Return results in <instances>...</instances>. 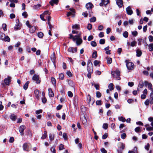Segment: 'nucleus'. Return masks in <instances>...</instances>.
I'll list each match as a JSON object with an SVG mask.
<instances>
[{
	"mask_svg": "<svg viewBox=\"0 0 153 153\" xmlns=\"http://www.w3.org/2000/svg\"><path fill=\"white\" fill-rule=\"evenodd\" d=\"M69 35V39H72L74 42L76 40V43L77 45H79L82 43V41L80 38V35H75L74 36L71 34H70Z\"/></svg>",
	"mask_w": 153,
	"mask_h": 153,
	"instance_id": "obj_1",
	"label": "nucleus"
},
{
	"mask_svg": "<svg viewBox=\"0 0 153 153\" xmlns=\"http://www.w3.org/2000/svg\"><path fill=\"white\" fill-rule=\"evenodd\" d=\"M125 62L126 63V67L128 70H131L133 69L134 64L133 63L129 62L128 60H126Z\"/></svg>",
	"mask_w": 153,
	"mask_h": 153,
	"instance_id": "obj_2",
	"label": "nucleus"
},
{
	"mask_svg": "<svg viewBox=\"0 0 153 153\" xmlns=\"http://www.w3.org/2000/svg\"><path fill=\"white\" fill-rule=\"evenodd\" d=\"M39 75L35 74L32 77V79L35 81L36 83L39 84L40 83L41 81L39 79Z\"/></svg>",
	"mask_w": 153,
	"mask_h": 153,
	"instance_id": "obj_3",
	"label": "nucleus"
},
{
	"mask_svg": "<svg viewBox=\"0 0 153 153\" xmlns=\"http://www.w3.org/2000/svg\"><path fill=\"white\" fill-rule=\"evenodd\" d=\"M25 128V126L24 125H22L20 126L19 128V131L21 135L23 136L24 134V131Z\"/></svg>",
	"mask_w": 153,
	"mask_h": 153,
	"instance_id": "obj_4",
	"label": "nucleus"
},
{
	"mask_svg": "<svg viewBox=\"0 0 153 153\" xmlns=\"http://www.w3.org/2000/svg\"><path fill=\"white\" fill-rule=\"evenodd\" d=\"M16 24L14 27V29L16 30H19L20 29V27L21 26V24L19 23V20L17 19L16 21Z\"/></svg>",
	"mask_w": 153,
	"mask_h": 153,
	"instance_id": "obj_5",
	"label": "nucleus"
},
{
	"mask_svg": "<svg viewBox=\"0 0 153 153\" xmlns=\"http://www.w3.org/2000/svg\"><path fill=\"white\" fill-rule=\"evenodd\" d=\"M68 51L69 52H71L73 53L76 52L77 51V48L76 47L74 48L73 47H70L68 48Z\"/></svg>",
	"mask_w": 153,
	"mask_h": 153,
	"instance_id": "obj_6",
	"label": "nucleus"
},
{
	"mask_svg": "<svg viewBox=\"0 0 153 153\" xmlns=\"http://www.w3.org/2000/svg\"><path fill=\"white\" fill-rule=\"evenodd\" d=\"M11 78L10 77L8 76L7 78L4 79V82L6 85H9L10 84L11 82Z\"/></svg>",
	"mask_w": 153,
	"mask_h": 153,
	"instance_id": "obj_7",
	"label": "nucleus"
},
{
	"mask_svg": "<svg viewBox=\"0 0 153 153\" xmlns=\"http://www.w3.org/2000/svg\"><path fill=\"white\" fill-rule=\"evenodd\" d=\"M22 147L24 150L26 151L27 152L29 151V146L27 143H24Z\"/></svg>",
	"mask_w": 153,
	"mask_h": 153,
	"instance_id": "obj_8",
	"label": "nucleus"
},
{
	"mask_svg": "<svg viewBox=\"0 0 153 153\" xmlns=\"http://www.w3.org/2000/svg\"><path fill=\"white\" fill-rule=\"evenodd\" d=\"M108 0H101V2L100 4V5L101 6H103V5L106 6L108 3Z\"/></svg>",
	"mask_w": 153,
	"mask_h": 153,
	"instance_id": "obj_9",
	"label": "nucleus"
},
{
	"mask_svg": "<svg viewBox=\"0 0 153 153\" xmlns=\"http://www.w3.org/2000/svg\"><path fill=\"white\" fill-rule=\"evenodd\" d=\"M126 12L128 15H131L133 13V11L131 9L130 6L126 8Z\"/></svg>",
	"mask_w": 153,
	"mask_h": 153,
	"instance_id": "obj_10",
	"label": "nucleus"
},
{
	"mask_svg": "<svg viewBox=\"0 0 153 153\" xmlns=\"http://www.w3.org/2000/svg\"><path fill=\"white\" fill-rule=\"evenodd\" d=\"M116 3L119 7H121L123 5V1L122 0H117Z\"/></svg>",
	"mask_w": 153,
	"mask_h": 153,
	"instance_id": "obj_11",
	"label": "nucleus"
},
{
	"mask_svg": "<svg viewBox=\"0 0 153 153\" xmlns=\"http://www.w3.org/2000/svg\"><path fill=\"white\" fill-rule=\"evenodd\" d=\"M58 2V0H51L49 2V3L52 6H53L54 4H57Z\"/></svg>",
	"mask_w": 153,
	"mask_h": 153,
	"instance_id": "obj_12",
	"label": "nucleus"
},
{
	"mask_svg": "<svg viewBox=\"0 0 153 153\" xmlns=\"http://www.w3.org/2000/svg\"><path fill=\"white\" fill-rule=\"evenodd\" d=\"M29 28V31L31 33H33L35 32L36 30V27L35 26H31Z\"/></svg>",
	"mask_w": 153,
	"mask_h": 153,
	"instance_id": "obj_13",
	"label": "nucleus"
},
{
	"mask_svg": "<svg viewBox=\"0 0 153 153\" xmlns=\"http://www.w3.org/2000/svg\"><path fill=\"white\" fill-rule=\"evenodd\" d=\"M85 7L87 9L90 10L93 7V5L91 3H88L86 4Z\"/></svg>",
	"mask_w": 153,
	"mask_h": 153,
	"instance_id": "obj_14",
	"label": "nucleus"
},
{
	"mask_svg": "<svg viewBox=\"0 0 153 153\" xmlns=\"http://www.w3.org/2000/svg\"><path fill=\"white\" fill-rule=\"evenodd\" d=\"M10 118L13 121H15L17 118L16 116L14 114H12L10 116Z\"/></svg>",
	"mask_w": 153,
	"mask_h": 153,
	"instance_id": "obj_15",
	"label": "nucleus"
},
{
	"mask_svg": "<svg viewBox=\"0 0 153 153\" xmlns=\"http://www.w3.org/2000/svg\"><path fill=\"white\" fill-rule=\"evenodd\" d=\"M49 95L50 97H52L54 96V93L52 90L51 88H49L48 89Z\"/></svg>",
	"mask_w": 153,
	"mask_h": 153,
	"instance_id": "obj_16",
	"label": "nucleus"
},
{
	"mask_svg": "<svg viewBox=\"0 0 153 153\" xmlns=\"http://www.w3.org/2000/svg\"><path fill=\"white\" fill-rule=\"evenodd\" d=\"M78 97L77 96H75L74 97V105H76L78 104Z\"/></svg>",
	"mask_w": 153,
	"mask_h": 153,
	"instance_id": "obj_17",
	"label": "nucleus"
},
{
	"mask_svg": "<svg viewBox=\"0 0 153 153\" xmlns=\"http://www.w3.org/2000/svg\"><path fill=\"white\" fill-rule=\"evenodd\" d=\"M87 70H88V73L87 74V76L88 78H91V74H90V73L92 71L91 70V68H88V66Z\"/></svg>",
	"mask_w": 153,
	"mask_h": 153,
	"instance_id": "obj_18",
	"label": "nucleus"
},
{
	"mask_svg": "<svg viewBox=\"0 0 153 153\" xmlns=\"http://www.w3.org/2000/svg\"><path fill=\"white\" fill-rule=\"evenodd\" d=\"M144 86V83L142 81H140L139 82V84L138 85L137 90L139 91V88H142Z\"/></svg>",
	"mask_w": 153,
	"mask_h": 153,
	"instance_id": "obj_19",
	"label": "nucleus"
},
{
	"mask_svg": "<svg viewBox=\"0 0 153 153\" xmlns=\"http://www.w3.org/2000/svg\"><path fill=\"white\" fill-rule=\"evenodd\" d=\"M47 131L46 130H45L44 131V133L42 134L41 138L43 140L44 139L47 137Z\"/></svg>",
	"mask_w": 153,
	"mask_h": 153,
	"instance_id": "obj_20",
	"label": "nucleus"
},
{
	"mask_svg": "<svg viewBox=\"0 0 153 153\" xmlns=\"http://www.w3.org/2000/svg\"><path fill=\"white\" fill-rule=\"evenodd\" d=\"M88 15L90 16V17L91 15V14L90 13V12L89 11L88 12V13L87 11H85L82 13V15L85 17H87Z\"/></svg>",
	"mask_w": 153,
	"mask_h": 153,
	"instance_id": "obj_21",
	"label": "nucleus"
},
{
	"mask_svg": "<svg viewBox=\"0 0 153 153\" xmlns=\"http://www.w3.org/2000/svg\"><path fill=\"white\" fill-rule=\"evenodd\" d=\"M34 94L36 97L38 99L39 98V91L38 90L36 89L34 91Z\"/></svg>",
	"mask_w": 153,
	"mask_h": 153,
	"instance_id": "obj_22",
	"label": "nucleus"
},
{
	"mask_svg": "<svg viewBox=\"0 0 153 153\" xmlns=\"http://www.w3.org/2000/svg\"><path fill=\"white\" fill-rule=\"evenodd\" d=\"M136 56L138 57L140 56L142 54L141 51L139 49H138L136 51Z\"/></svg>",
	"mask_w": 153,
	"mask_h": 153,
	"instance_id": "obj_23",
	"label": "nucleus"
},
{
	"mask_svg": "<svg viewBox=\"0 0 153 153\" xmlns=\"http://www.w3.org/2000/svg\"><path fill=\"white\" fill-rule=\"evenodd\" d=\"M150 98L149 99V103L151 104H153V95L152 93H151L150 94Z\"/></svg>",
	"mask_w": 153,
	"mask_h": 153,
	"instance_id": "obj_24",
	"label": "nucleus"
},
{
	"mask_svg": "<svg viewBox=\"0 0 153 153\" xmlns=\"http://www.w3.org/2000/svg\"><path fill=\"white\" fill-rule=\"evenodd\" d=\"M2 40L5 42H9L10 41V39L8 36H4V39Z\"/></svg>",
	"mask_w": 153,
	"mask_h": 153,
	"instance_id": "obj_25",
	"label": "nucleus"
},
{
	"mask_svg": "<svg viewBox=\"0 0 153 153\" xmlns=\"http://www.w3.org/2000/svg\"><path fill=\"white\" fill-rule=\"evenodd\" d=\"M29 81H27L25 83V85L23 86V88L25 90H26L27 89L28 87V85L29 83Z\"/></svg>",
	"mask_w": 153,
	"mask_h": 153,
	"instance_id": "obj_26",
	"label": "nucleus"
},
{
	"mask_svg": "<svg viewBox=\"0 0 153 153\" xmlns=\"http://www.w3.org/2000/svg\"><path fill=\"white\" fill-rule=\"evenodd\" d=\"M67 81L68 82L69 85L71 86H73L74 85V83L70 79H67Z\"/></svg>",
	"mask_w": 153,
	"mask_h": 153,
	"instance_id": "obj_27",
	"label": "nucleus"
},
{
	"mask_svg": "<svg viewBox=\"0 0 153 153\" xmlns=\"http://www.w3.org/2000/svg\"><path fill=\"white\" fill-rule=\"evenodd\" d=\"M107 63L108 64H111L112 62V59L110 57H106Z\"/></svg>",
	"mask_w": 153,
	"mask_h": 153,
	"instance_id": "obj_28",
	"label": "nucleus"
},
{
	"mask_svg": "<svg viewBox=\"0 0 153 153\" xmlns=\"http://www.w3.org/2000/svg\"><path fill=\"white\" fill-rule=\"evenodd\" d=\"M100 61H99L97 60H95L94 61V65L95 66H96L97 65L98 66H100Z\"/></svg>",
	"mask_w": 153,
	"mask_h": 153,
	"instance_id": "obj_29",
	"label": "nucleus"
},
{
	"mask_svg": "<svg viewBox=\"0 0 153 153\" xmlns=\"http://www.w3.org/2000/svg\"><path fill=\"white\" fill-rule=\"evenodd\" d=\"M148 47L149 51H153V43H151L149 45Z\"/></svg>",
	"mask_w": 153,
	"mask_h": 153,
	"instance_id": "obj_30",
	"label": "nucleus"
},
{
	"mask_svg": "<svg viewBox=\"0 0 153 153\" xmlns=\"http://www.w3.org/2000/svg\"><path fill=\"white\" fill-rule=\"evenodd\" d=\"M97 56V52L96 51H94L92 54V57L93 58L96 59Z\"/></svg>",
	"mask_w": 153,
	"mask_h": 153,
	"instance_id": "obj_31",
	"label": "nucleus"
},
{
	"mask_svg": "<svg viewBox=\"0 0 153 153\" xmlns=\"http://www.w3.org/2000/svg\"><path fill=\"white\" fill-rule=\"evenodd\" d=\"M51 82L52 83V84L53 85H56V81L55 78L53 77H52L51 78Z\"/></svg>",
	"mask_w": 153,
	"mask_h": 153,
	"instance_id": "obj_32",
	"label": "nucleus"
},
{
	"mask_svg": "<svg viewBox=\"0 0 153 153\" xmlns=\"http://www.w3.org/2000/svg\"><path fill=\"white\" fill-rule=\"evenodd\" d=\"M79 25L75 24L72 26V28L73 29H79Z\"/></svg>",
	"mask_w": 153,
	"mask_h": 153,
	"instance_id": "obj_33",
	"label": "nucleus"
},
{
	"mask_svg": "<svg viewBox=\"0 0 153 153\" xmlns=\"http://www.w3.org/2000/svg\"><path fill=\"white\" fill-rule=\"evenodd\" d=\"M113 86L114 85L112 83H110L109 85L108 86V87L110 91H112L114 89Z\"/></svg>",
	"mask_w": 153,
	"mask_h": 153,
	"instance_id": "obj_34",
	"label": "nucleus"
},
{
	"mask_svg": "<svg viewBox=\"0 0 153 153\" xmlns=\"http://www.w3.org/2000/svg\"><path fill=\"white\" fill-rule=\"evenodd\" d=\"M123 35L124 37L126 38L128 36V33L127 31H125L123 33Z\"/></svg>",
	"mask_w": 153,
	"mask_h": 153,
	"instance_id": "obj_35",
	"label": "nucleus"
},
{
	"mask_svg": "<svg viewBox=\"0 0 153 153\" xmlns=\"http://www.w3.org/2000/svg\"><path fill=\"white\" fill-rule=\"evenodd\" d=\"M43 35L44 34L43 33L41 32H39L37 33V36L38 37L40 38H42L43 36Z\"/></svg>",
	"mask_w": 153,
	"mask_h": 153,
	"instance_id": "obj_36",
	"label": "nucleus"
},
{
	"mask_svg": "<svg viewBox=\"0 0 153 153\" xmlns=\"http://www.w3.org/2000/svg\"><path fill=\"white\" fill-rule=\"evenodd\" d=\"M134 130L136 132H138L141 131V128H140V127H137L135 128Z\"/></svg>",
	"mask_w": 153,
	"mask_h": 153,
	"instance_id": "obj_37",
	"label": "nucleus"
},
{
	"mask_svg": "<svg viewBox=\"0 0 153 153\" xmlns=\"http://www.w3.org/2000/svg\"><path fill=\"white\" fill-rule=\"evenodd\" d=\"M41 5L40 4H38L37 5H35L34 6L33 8L35 10H36L38 9L39 8L41 7Z\"/></svg>",
	"mask_w": 153,
	"mask_h": 153,
	"instance_id": "obj_38",
	"label": "nucleus"
},
{
	"mask_svg": "<svg viewBox=\"0 0 153 153\" xmlns=\"http://www.w3.org/2000/svg\"><path fill=\"white\" fill-rule=\"evenodd\" d=\"M137 42H136L134 41L133 42H132L131 43V47H134V46H136V45Z\"/></svg>",
	"mask_w": 153,
	"mask_h": 153,
	"instance_id": "obj_39",
	"label": "nucleus"
},
{
	"mask_svg": "<svg viewBox=\"0 0 153 153\" xmlns=\"http://www.w3.org/2000/svg\"><path fill=\"white\" fill-rule=\"evenodd\" d=\"M49 139L50 141H51L54 139V137L53 135H52L51 134H49Z\"/></svg>",
	"mask_w": 153,
	"mask_h": 153,
	"instance_id": "obj_40",
	"label": "nucleus"
},
{
	"mask_svg": "<svg viewBox=\"0 0 153 153\" xmlns=\"http://www.w3.org/2000/svg\"><path fill=\"white\" fill-rule=\"evenodd\" d=\"M5 36V34L0 31V39L3 40L4 37Z\"/></svg>",
	"mask_w": 153,
	"mask_h": 153,
	"instance_id": "obj_41",
	"label": "nucleus"
},
{
	"mask_svg": "<svg viewBox=\"0 0 153 153\" xmlns=\"http://www.w3.org/2000/svg\"><path fill=\"white\" fill-rule=\"evenodd\" d=\"M105 42V40L104 39H101L99 41L100 44L101 45L104 44Z\"/></svg>",
	"mask_w": 153,
	"mask_h": 153,
	"instance_id": "obj_42",
	"label": "nucleus"
},
{
	"mask_svg": "<svg viewBox=\"0 0 153 153\" xmlns=\"http://www.w3.org/2000/svg\"><path fill=\"white\" fill-rule=\"evenodd\" d=\"M59 79L61 80H63L64 78V75L63 74L60 73L59 74Z\"/></svg>",
	"mask_w": 153,
	"mask_h": 153,
	"instance_id": "obj_43",
	"label": "nucleus"
},
{
	"mask_svg": "<svg viewBox=\"0 0 153 153\" xmlns=\"http://www.w3.org/2000/svg\"><path fill=\"white\" fill-rule=\"evenodd\" d=\"M102 128L105 129H106L108 128V125L106 123H104L102 126Z\"/></svg>",
	"mask_w": 153,
	"mask_h": 153,
	"instance_id": "obj_44",
	"label": "nucleus"
},
{
	"mask_svg": "<svg viewBox=\"0 0 153 153\" xmlns=\"http://www.w3.org/2000/svg\"><path fill=\"white\" fill-rule=\"evenodd\" d=\"M96 18L95 17H93L90 19V21L91 22H94L96 21Z\"/></svg>",
	"mask_w": 153,
	"mask_h": 153,
	"instance_id": "obj_45",
	"label": "nucleus"
},
{
	"mask_svg": "<svg viewBox=\"0 0 153 153\" xmlns=\"http://www.w3.org/2000/svg\"><path fill=\"white\" fill-rule=\"evenodd\" d=\"M91 45L94 47H95L97 46V43L94 41H92L91 42Z\"/></svg>",
	"mask_w": 153,
	"mask_h": 153,
	"instance_id": "obj_46",
	"label": "nucleus"
},
{
	"mask_svg": "<svg viewBox=\"0 0 153 153\" xmlns=\"http://www.w3.org/2000/svg\"><path fill=\"white\" fill-rule=\"evenodd\" d=\"M96 94L97 97L100 98L101 97V94L99 91H97Z\"/></svg>",
	"mask_w": 153,
	"mask_h": 153,
	"instance_id": "obj_47",
	"label": "nucleus"
},
{
	"mask_svg": "<svg viewBox=\"0 0 153 153\" xmlns=\"http://www.w3.org/2000/svg\"><path fill=\"white\" fill-rule=\"evenodd\" d=\"M64 149V145L62 144H60L59 146V150H61Z\"/></svg>",
	"mask_w": 153,
	"mask_h": 153,
	"instance_id": "obj_48",
	"label": "nucleus"
},
{
	"mask_svg": "<svg viewBox=\"0 0 153 153\" xmlns=\"http://www.w3.org/2000/svg\"><path fill=\"white\" fill-rule=\"evenodd\" d=\"M119 119L120 121H121L123 122H125L126 121V119L122 117H119Z\"/></svg>",
	"mask_w": 153,
	"mask_h": 153,
	"instance_id": "obj_49",
	"label": "nucleus"
},
{
	"mask_svg": "<svg viewBox=\"0 0 153 153\" xmlns=\"http://www.w3.org/2000/svg\"><path fill=\"white\" fill-rule=\"evenodd\" d=\"M22 16L24 17L25 18H26L27 16L28 15L26 12L25 11L22 13Z\"/></svg>",
	"mask_w": 153,
	"mask_h": 153,
	"instance_id": "obj_50",
	"label": "nucleus"
},
{
	"mask_svg": "<svg viewBox=\"0 0 153 153\" xmlns=\"http://www.w3.org/2000/svg\"><path fill=\"white\" fill-rule=\"evenodd\" d=\"M114 73L117 76H120V73L119 71H114Z\"/></svg>",
	"mask_w": 153,
	"mask_h": 153,
	"instance_id": "obj_51",
	"label": "nucleus"
},
{
	"mask_svg": "<svg viewBox=\"0 0 153 153\" xmlns=\"http://www.w3.org/2000/svg\"><path fill=\"white\" fill-rule=\"evenodd\" d=\"M2 27L4 31H5L7 30V25L5 24H3L2 25Z\"/></svg>",
	"mask_w": 153,
	"mask_h": 153,
	"instance_id": "obj_52",
	"label": "nucleus"
},
{
	"mask_svg": "<svg viewBox=\"0 0 153 153\" xmlns=\"http://www.w3.org/2000/svg\"><path fill=\"white\" fill-rule=\"evenodd\" d=\"M66 74L70 77H71L72 76V74L70 71H68L66 72Z\"/></svg>",
	"mask_w": 153,
	"mask_h": 153,
	"instance_id": "obj_53",
	"label": "nucleus"
},
{
	"mask_svg": "<svg viewBox=\"0 0 153 153\" xmlns=\"http://www.w3.org/2000/svg\"><path fill=\"white\" fill-rule=\"evenodd\" d=\"M68 96L70 97H72L73 96V94L72 92L71 91H68Z\"/></svg>",
	"mask_w": 153,
	"mask_h": 153,
	"instance_id": "obj_54",
	"label": "nucleus"
},
{
	"mask_svg": "<svg viewBox=\"0 0 153 153\" xmlns=\"http://www.w3.org/2000/svg\"><path fill=\"white\" fill-rule=\"evenodd\" d=\"M137 32L136 31H134L132 32V35L134 36H136L137 35Z\"/></svg>",
	"mask_w": 153,
	"mask_h": 153,
	"instance_id": "obj_55",
	"label": "nucleus"
},
{
	"mask_svg": "<svg viewBox=\"0 0 153 153\" xmlns=\"http://www.w3.org/2000/svg\"><path fill=\"white\" fill-rule=\"evenodd\" d=\"M92 28V25L90 24H88V25L87 28L89 30H90Z\"/></svg>",
	"mask_w": 153,
	"mask_h": 153,
	"instance_id": "obj_56",
	"label": "nucleus"
},
{
	"mask_svg": "<svg viewBox=\"0 0 153 153\" xmlns=\"http://www.w3.org/2000/svg\"><path fill=\"white\" fill-rule=\"evenodd\" d=\"M138 45H141V42H142L143 39L141 38H139L138 39Z\"/></svg>",
	"mask_w": 153,
	"mask_h": 153,
	"instance_id": "obj_57",
	"label": "nucleus"
},
{
	"mask_svg": "<svg viewBox=\"0 0 153 153\" xmlns=\"http://www.w3.org/2000/svg\"><path fill=\"white\" fill-rule=\"evenodd\" d=\"M63 137L65 140H66L67 139L68 136L66 133H64L63 134Z\"/></svg>",
	"mask_w": 153,
	"mask_h": 153,
	"instance_id": "obj_58",
	"label": "nucleus"
},
{
	"mask_svg": "<svg viewBox=\"0 0 153 153\" xmlns=\"http://www.w3.org/2000/svg\"><path fill=\"white\" fill-rule=\"evenodd\" d=\"M100 150L102 153H107V151L104 148H101Z\"/></svg>",
	"mask_w": 153,
	"mask_h": 153,
	"instance_id": "obj_59",
	"label": "nucleus"
},
{
	"mask_svg": "<svg viewBox=\"0 0 153 153\" xmlns=\"http://www.w3.org/2000/svg\"><path fill=\"white\" fill-rule=\"evenodd\" d=\"M126 134L124 133H123L121 134V137L122 139H125L126 138Z\"/></svg>",
	"mask_w": 153,
	"mask_h": 153,
	"instance_id": "obj_60",
	"label": "nucleus"
},
{
	"mask_svg": "<svg viewBox=\"0 0 153 153\" xmlns=\"http://www.w3.org/2000/svg\"><path fill=\"white\" fill-rule=\"evenodd\" d=\"M104 33L103 32H100L99 34V36L100 38L103 37L104 36Z\"/></svg>",
	"mask_w": 153,
	"mask_h": 153,
	"instance_id": "obj_61",
	"label": "nucleus"
},
{
	"mask_svg": "<svg viewBox=\"0 0 153 153\" xmlns=\"http://www.w3.org/2000/svg\"><path fill=\"white\" fill-rule=\"evenodd\" d=\"M102 101L101 100H97L96 102V104L97 105H102Z\"/></svg>",
	"mask_w": 153,
	"mask_h": 153,
	"instance_id": "obj_62",
	"label": "nucleus"
},
{
	"mask_svg": "<svg viewBox=\"0 0 153 153\" xmlns=\"http://www.w3.org/2000/svg\"><path fill=\"white\" fill-rule=\"evenodd\" d=\"M10 19H13L15 18L16 16L14 13H11L10 15Z\"/></svg>",
	"mask_w": 153,
	"mask_h": 153,
	"instance_id": "obj_63",
	"label": "nucleus"
},
{
	"mask_svg": "<svg viewBox=\"0 0 153 153\" xmlns=\"http://www.w3.org/2000/svg\"><path fill=\"white\" fill-rule=\"evenodd\" d=\"M149 39L150 42H152L153 41V36L151 35L149 36Z\"/></svg>",
	"mask_w": 153,
	"mask_h": 153,
	"instance_id": "obj_64",
	"label": "nucleus"
}]
</instances>
